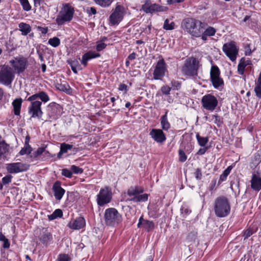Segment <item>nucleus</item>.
I'll return each instance as SVG.
<instances>
[{
  "mask_svg": "<svg viewBox=\"0 0 261 261\" xmlns=\"http://www.w3.org/2000/svg\"><path fill=\"white\" fill-rule=\"evenodd\" d=\"M206 25V23L190 17L185 18L181 23L182 30L193 38H200Z\"/></svg>",
  "mask_w": 261,
  "mask_h": 261,
  "instance_id": "1",
  "label": "nucleus"
},
{
  "mask_svg": "<svg viewBox=\"0 0 261 261\" xmlns=\"http://www.w3.org/2000/svg\"><path fill=\"white\" fill-rule=\"evenodd\" d=\"M213 206L215 214L218 217H225L230 214V202L227 198L224 196L217 197L214 202Z\"/></svg>",
  "mask_w": 261,
  "mask_h": 261,
  "instance_id": "2",
  "label": "nucleus"
},
{
  "mask_svg": "<svg viewBox=\"0 0 261 261\" xmlns=\"http://www.w3.org/2000/svg\"><path fill=\"white\" fill-rule=\"evenodd\" d=\"M74 8L69 4H63L62 8L56 19L58 25H62L66 22H70L74 14Z\"/></svg>",
  "mask_w": 261,
  "mask_h": 261,
  "instance_id": "3",
  "label": "nucleus"
},
{
  "mask_svg": "<svg viewBox=\"0 0 261 261\" xmlns=\"http://www.w3.org/2000/svg\"><path fill=\"white\" fill-rule=\"evenodd\" d=\"M105 224L112 227L117 226L122 221V215L115 208L111 207L105 211Z\"/></svg>",
  "mask_w": 261,
  "mask_h": 261,
  "instance_id": "4",
  "label": "nucleus"
},
{
  "mask_svg": "<svg viewBox=\"0 0 261 261\" xmlns=\"http://www.w3.org/2000/svg\"><path fill=\"white\" fill-rule=\"evenodd\" d=\"M199 62L196 58H189L185 61L182 67V72L184 74L192 77H195L197 75V70Z\"/></svg>",
  "mask_w": 261,
  "mask_h": 261,
  "instance_id": "5",
  "label": "nucleus"
},
{
  "mask_svg": "<svg viewBox=\"0 0 261 261\" xmlns=\"http://www.w3.org/2000/svg\"><path fill=\"white\" fill-rule=\"evenodd\" d=\"M112 199V189L108 186L101 188L99 193L96 195V202L97 205L100 206H103L110 203Z\"/></svg>",
  "mask_w": 261,
  "mask_h": 261,
  "instance_id": "6",
  "label": "nucleus"
},
{
  "mask_svg": "<svg viewBox=\"0 0 261 261\" xmlns=\"http://www.w3.org/2000/svg\"><path fill=\"white\" fill-rule=\"evenodd\" d=\"M125 14L123 6L117 4L109 17L110 22L112 25L118 24L123 19Z\"/></svg>",
  "mask_w": 261,
  "mask_h": 261,
  "instance_id": "7",
  "label": "nucleus"
},
{
  "mask_svg": "<svg viewBox=\"0 0 261 261\" xmlns=\"http://www.w3.org/2000/svg\"><path fill=\"white\" fill-rule=\"evenodd\" d=\"M202 107L208 111H213L218 105L217 98L212 94H207L201 98Z\"/></svg>",
  "mask_w": 261,
  "mask_h": 261,
  "instance_id": "8",
  "label": "nucleus"
},
{
  "mask_svg": "<svg viewBox=\"0 0 261 261\" xmlns=\"http://www.w3.org/2000/svg\"><path fill=\"white\" fill-rule=\"evenodd\" d=\"M167 71V66L164 59L161 58L156 63L153 72V79L162 80Z\"/></svg>",
  "mask_w": 261,
  "mask_h": 261,
  "instance_id": "9",
  "label": "nucleus"
},
{
  "mask_svg": "<svg viewBox=\"0 0 261 261\" xmlns=\"http://www.w3.org/2000/svg\"><path fill=\"white\" fill-rule=\"evenodd\" d=\"M222 50L231 61H234L236 60L239 48L234 41L225 43L223 45Z\"/></svg>",
  "mask_w": 261,
  "mask_h": 261,
  "instance_id": "10",
  "label": "nucleus"
},
{
  "mask_svg": "<svg viewBox=\"0 0 261 261\" xmlns=\"http://www.w3.org/2000/svg\"><path fill=\"white\" fill-rule=\"evenodd\" d=\"M14 78L12 69L8 65L3 66L0 70V81L4 84H10Z\"/></svg>",
  "mask_w": 261,
  "mask_h": 261,
  "instance_id": "11",
  "label": "nucleus"
},
{
  "mask_svg": "<svg viewBox=\"0 0 261 261\" xmlns=\"http://www.w3.org/2000/svg\"><path fill=\"white\" fill-rule=\"evenodd\" d=\"M210 79L213 86L218 88L223 85V80L220 77V71L218 67L213 65L210 70Z\"/></svg>",
  "mask_w": 261,
  "mask_h": 261,
  "instance_id": "12",
  "label": "nucleus"
},
{
  "mask_svg": "<svg viewBox=\"0 0 261 261\" xmlns=\"http://www.w3.org/2000/svg\"><path fill=\"white\" fill-rule=\"evenodd\" d=\"M142 10L146 13L152 14L155 12H164L167 10L166 7L160 6L157 4H151L150 0H146L142 5Z\"/></svg>",
  "mask_w": 261,
  "mask_h": 261,
  "instance_id": "13",
  "label": "nucleus"
},
{
  "mask_svg": "<svg viewBox=\"0 0 261 261\" xmlns=\"http://www.w3.org/2000/svg\"><path fill=\"white\" fill-rule=\"evenodd\" d=\"M31 104L28 108V113L31 118H41L43 114L41 110L42 102L38 100L30 101Z\"/></svg>",
  "mask_w": 261,
  "mask_h": 261,
  "instance_id": "14",
  "label": "nucleus"
},
{
  "mask_svg": "<svg viewBox=\"0 0 261 261\" xmlns=\"http://www.w3.org/2000/svg\"><path fill=\"white\" fill-rule=\"evenodd\" d=\"M10 63L17 73H20L26 69L27 61L24 58L17 57L11 60Z\"/></svg>",
  "mask_w": 261,
  "mask_h": 261,
  "instance_id": "15",
  "label": "nucleus"
},
{
  "mask_svg": "<svg viewBox=\"0 0 261 261\" xmlns=\"http://www.w3.org/2000/svg\"><path fill=\"white\" fill-rule=\"evenodd\" d=\"M6 169L9 173H17L26 171L28 167L24 164L17 162L7 164Z\"/></svg>",
  "mask_w": 261,
  "mask_h": 261,
  "instance_id": "16",
  "label": "nucleus"
},
{
  "mask_svg": "<svg viewBox=\"0 0 261 261\" xmlns=\"http://www.w3.org/2000/svg\"><path fill=\"white\" fill-rule=\"evenodd\" d=\"M149 135L157 143H163L166 140L165 134L161 129H152L149 133Z\"/></svg>",
  "mask_w": 261,
  "mask_h": 261,
  "instance_id": "17",
  "label": "nucleus"
},
{
  "mask_svg": "<svg viewBox=\"0 0 261 261\" xmlns=\"http://www.w3.org/2000/svg\"><path fill=\"white\" fill-rule=\"evenodd\" d=\"M52 190L56 199L58 200H60L65 193V190L61 187V182L59 181H56L54 184Z\"/></svg>",
  "mask_w": 261,
  "mask_h": 261,
  "instance_id": "18",
  "label": "nucleus"
},
{
  "mask_svg": "<svg viewBox=\"0 0 261 261\" xmlns=\"http://www.w3.org/2000/svg\"><path fill=\"white\" fill-rule=\"evenodd\" d=\"M86 225L85 220L83 217H80L75 219L71 220L68 223V226L72 229H80Z\"/></svg>",
  "mask_w": 261,
  "mask_h": 261,
  "instance_id": "19",
  "label": "nucleus"
},
{
  "mask_svg": "<svg viewBox=\"0 0 261 261\" xmlns=\"http://www.w3.org/2000/svg\"><path fill=\"white\" fill-rule=\"evenodd\" d=\"M100 56V55L99 53L93 51H89L82 56L81 60V64L85 67L87 66L89 61L99 57Z\"/></svg>",
  "mask_w": 261,
  "mask_h": 261,
  "instance_id": "20",
  "label": "nucleus"
},
{
  "mask_svg": "<svg viewBox=\"0 0 261 261\" xmlns=\"http://www.w3.org/2000/svg\"><path fill=\"white\" fill-rule=\"evenodd\" d=\"M251 188L254 191H259L261 189V176L257 173L252 175L250 180Z\"/></svg>",
  "mask_w": 261,
  "mask_h": 261,
  "instance_id": "21",
  "label": "nucleus"
},
{
  "mask_svg": "<svg viewBox=\"0 0 261 261\" xmlns=\"http://www.w3.org/2000/svg\"><path fill=\"white\" fill-rule=\"evenodd\" d=\"M37 98L40 99L41 100V102L44 103H46L50 100L49 96L44 91H40L30 96L27 100L28 101H34L36 100Z\"/></svg>",
  "mask_w": 261,
  "mask_h": 261,
  "instance_id": "22",
  "label": "nucleus"
},
{
  "mask_svg": "<svg viewBox=\"0 0 261 261\" xmlns=\"http://www.w3.org/2000/svg\"><path fill=\"white\" fill-rule=\"evenodd\" d=\"M216 33V29L207 24L206 27H205V29L202 30V36L200 38L202 40L205 41L207 40L208 37L214 36Z\"/></svg>",
  "mask_w": 261,
  "mask_h": 261,
  "instance_id": "23",
  "label": "nucleus"
},
{
  "mask_svg": "<svg viewBox=\"0 0 261 261\" xmlns=\"http://www.w3.org/2000/svg\"><path fill=\"white\" fill-rule=\"evenodd\" d=\"M251 64L252 62L250 60H246L244 58H241L238 66V73L241 75H243L246 67Z\"/></svg>",
  "mask_w": 261,
  "mask_h": 261,
  "instance_id": "24",
  "label": "nucleus"
},
{
  "mask_svg": "<svg viewBox=\"0 0 261 261\" xmlns=\"http://www.w3.org/2000/svg\"><path fill=\"white\" fill-rule=\"evenodd\" d=\"M9 145L5 142H0V160H8Z\"/></svg>",
  "mask_w": 261,
  "mask_h": 261,
  "instance_id": "25",
  "label": "nucleus"
},
{
  "mask_svg": "<svg viewBox=\"0 0 261 261\" xmlns=\"http://www.w3.org/2000/svg\"><path fill=\"white\" fill-rule=\"evenodd\" d=\"M22 102V99L21 98H16L12 102L14 113L16 116L20 115Z\"/></svg>",
  "mask_w": 261,
  "mask_h": 261,
  "instance_id": "26",
  "label": "nucleus"
},
{
  "mask_svg": "<svg viewBox=\"0 0 261 261\" xmlns=\"http://www.w3.org/2000/svg\"><path fill=\"white\" fill-rule=\"evenodd\" d=\"M73 147V145L69 144H66L65 143H63L61 144L60 145V150L59 153L57 154V158L58 159H60L62 157V155L66 152L69 150H71Z\"/></svg>",
  "mask_w": 261,
  "mask_h": 261,
  "instance_id": "27",
  "label": "nucleus"
},
{
  "mask_svg": "<svg viewBox=\"0 0 261 261\" xmlns=\"http://www.w3.org/2000/svg\"><path fill=\"white\" fill-rule=\"evenodd\" d=\"M18 27L19 30L21 32V35L23 36L27 35L32 30L30 25L24 22H20Z\"/></svg>",
  "mask_w": 261,
  "mask_h": 261,
  "instance_id": "28",
  "label": "nucleus"
},
{
  "mask_svg": "<svg viewBox=\"0 0 261 261\" xmlns=\"http://www.w3.org/2000/svg\"><path fill=\"white\" fill-rule=\"evenodd\" d=\"M68 63L70 66L72 71L75 74L77 73L78 70H81L82 69L79 61L76 59L74 60H68Z\"/></svg>",
  "mask_w": 261,
  "mask_h": 261,
  "instance_id": "29",
  "label": "nucleus"
},
{
  "mask_svg": "<svg viewBox=\"0 0 261 261\" xmlns=\"http://www.w3.org/2000/svg\"><path fill=\"white\" fill-rule=\"evenodd\" d=\"M52 240V235L49 232H44L40 237V241L44 245H47Z\"/></svg>",
  "mask_w": 261,
  "mask_h": 261,
  "instance_id": "30",
  "label": "nucleus"
},
{
  "mask_svg": "<svg viewBox=\"0 0 261 261\" xmlns=\"http://www.w3.org/2000/svg\"><path fill=\"white\" fill-rule=\"evenodd\" d=\"M144 191V189L140 187H131L127 191V195L128 196H135L138 195L140 193H143Z\"/></svg>",
  "mask_w": 261,
  "mask_h": 261,
  "instance_id": "31",
  "label": "nucleus"
},
{
  "mask_svg": "<svg viewBox=\"0 0 261 261\" xmlns=\"http://www.w3.org/2000/svg\"><path fill=\"white\" fill-rule=\"evenodd\" d=\"M261 162V155L259 153H255L251 160L250 166L251 168H256Z\"/></svg>",
  "mask_w": 261,
  "mask_h": 261,
  "instance_id": "32",
  "label": "nucleus"
},
{
  "mask_svg": "<svg viewBox=\"0 0 261 261\" xmlns=\"http://www.w3.org/2000/svg\"><path fill=\"white\" fill-rule=\"evenodd\" d=\"M161 124L162 128L165 130H167L170 127V124L168 121L167 112L161 118Z\"/></svg>",
  "mask_w": 261,
  "mask_h": 261,
  "instance_id": "33",
  "label": "nucleus"
},
{
  "mask_svg": "<svg viewBox=\"0 0 261 261\" xmlns=\"http://www.w3.org/2000/svg\"><path fill=\"white\" fill-rule=\"evenodd\" d=\"M196 138L198 144L201 147H204L208 142V137H201L199 133L196 134Z\"/></svg>",
  "mask_w": 261,
  "mask_h": 261,
  "instance_id": "34",
  "label": "nucleus"
},
{
  "mask_svg": "<svg viewBox=\"0 0 261 261\" xmlns=\"http://www.w3.org/2000/svg\"><path fill=\"white\" fill-rule=\"evenodd\" d=\"M148 195L147 194H143L142 195H138L134 196L130 200L134 202H145L148 200Z\"/></svg>",
  "mask_w": 261,
  "mask_h": 261,
  "instance_id": "35",
  "label": "nucleus"
},
{
  "mask_svg": "<svg viewBox=\"0 0 261 261\" xmlns=\"http://www.w3.org/2000/svg\"><path fill=\"white\" fill-rule=\"evenodd\" d=\"M63 216L62 211L60 209L56 210L53 214L48 215V219L50 220H53L57 218H61Z\"/></svg>",
  "mask_w": 261,
  "mask_h": 261,
  "instance_id": "36",
  "label": "nucleus"
},
{
  "mask_svg": "<svg viewBox=\"0 0 261 261\" xmlns=\"http://www.w3.org/2000/svg\"><path fill=\"white\" fill-rule=\"evenodd\" d=\"M94 2L101 7L106 8L110 6L114 0H93Z\"/></svg>",
  "mask_w": 261,
  "mask_h": 261,
  "instance_id": "37",
  "label": "nucleus"
},
{
  "mask_svg": "<svg viewBox=\"0 0 261 261\" xmlns=\"http://www.w3.org/2000/svg\"><path fill=\"white\" fill-rule=\"evenodd\" d=\"M163 28L166 30H172L175 28V23L166 19L164 21Z\"/></svg>",
  "mask_w": 261,
  "mask_h": 261,
  "instance_id": "38",
  "label": "nucleus"
},
{
  "mask_svg": "<svg viewBox=\"0 0 261 261\" xmlns=\"http://www.w3.org/2000/svg\"><path fill=\"white\" fill-rule=\"evenodd\" d=\"M48 43L54 47H57L61 43L60 39L57 37H54L53 38H50L48 41Z\"/></svg>",
  "mask_w": 261,
  "mask_h": 261,
  "instance_id": "39",
  "label": "nucleus"
},
{
  "mask_svg": "<svg viewBox=\"0 0 261 261\" xmlns=\"http://www.w3.org/2000/svg\"><path fill=\"white\" fill-rule=\"evenodd\" d=\"M232 169V167L231 166H228L223 172V173L220 175L219 181H224L226 180L227 176L229 174L231 170Z\"/></svg>",
  "mask_w": 261,
  "mask_h": 261,
  "instance_id": "40",
  "label": "nucleus"
},
{
  "mask_svg": "<svg viewBox=\"0 0 261 261\" xmlns=\"http://www.w3.org/2000/svg\"><path fill=\"white\" fill-rule=\"evenodd\" d=\"M143 227L148 232L154 228V223L151 221L145 220L143 224Z\"/></svg>",
  "mask_w": 261,
  "mask_h": 261,
  "instance_id": "41",
  "label": "nucleus"
},
{
  "mask_svg": "<svg viewBox=\"0 0 261 261\" xmlns=\"http://www.w3.org/2000/svg\"><path fill=\"white\" fill-rule=\"evenodd\" d=\"M32 151V148L31 147L30 145H25L24 147L22 148V149L19 151V154L21 155L24 154H29L31 153Z\"/></svg>",
  "mask_w": 261,
  "mask_h": 261,
  "instance_id": "42",
  "label": "nucleus"
},
{
  "mask_svg": "<svg viewBox=\"0 0 261 261\" xmlns=\"http://www.w3.org/2000/svg\"><path fill=\"white\" fill-rule=\"evenodd\" d=\"M197 233L196 231H192L190 232L186 238L187 241L189 243L194 242L197 238Z\"/></svg>",
  "mask_w": 261,
  "mask_h": 261,
  "instance_id": "43",
  "label": "nucleus"
},
{
  "mask_svg": "<svg viewBox=\"0 0 261 261\" xmlns=\"http://www.w3.org/2000/svg\"><path fill=\"white\" fill-rule=\"evenodd\" d=\"M214 122L218 127L221 126L223 124V119L217 114H215L212 116Z\"/></svg>",
  "mask_w": 261,
  "mask_h": 261,
  "instance_id": "44",
  "label": "nucleus"
},
{
  "mask_svg": "<svg viewBox=\"0 0 261 261\" xmlns=\"http://www.w3.org/2000/svg\"><path fill=\"white\" fill-rule=\"evenodd\" d=\"M19 1L24 11H29L31 9V6L30 5L28 0H19Z\"/></svg>",
  "mask_w": 261,
  "mask_h": 261,
  "instance_id": "45",
  "label": "nucleus"
},
{
  "mask_svg": "<svg viewBox=\"0 0 261 261\" xmlns=\"http://www.w3.org/2000/svg\"><path fill=\"white\" fill-rule=\"evenodd\" d=\"M70 169L72 171V174H81L84 172L83 169L75 165H71L70 167Z\"/></svg>",
  "mask_w": 261,
  "mask_h": 261,
  "instance_id": "46",
  "label": "nucleus"
},
{
  "mask_svg": "<svg viewBox=\"0 0 261 261\" xmlns=\"http://www.w3.org/2000/svg\"><path fill=\"white\" fill-rule=\"evenodd\" d=\"M45 149L44 147L38 148L37 150L33 153V156L34 158H38L39 156L42 155Z\"/></svg>",
  "mask_w": 261,
  "mask_h": 261,
  "instance_id": "47",
  "label": "nucleus"
},
{
  "mask_svg": "<svg viewBox=\"0 0 261 261\" xmlns=\"http://www.w3.org/2000/svg\"><path fill=\"white\" fill-rule=\"evenodd\" d=\"M61 174L67 178H71L72 176V171L67 168H64L62 170Z\"/></svg>",
  "mask_w": 261,
  "mask_h": 261,
  "instance_id": "48",
  "label": "nucleus"
},
{
  "mask_svg": "<svg viewBox=\"0 0 261 261\" xmlns=\"http://www.w3.org/2000/svg\"><path fill=\"white\" fill-rule=\"evenodd\" d=\"M255 232V230H254L252 228L249 227L244 232V239H247L250 236H251L253 233Z\"/></svg>",
  "mask_w": 261,
  "mask_h": 261,
  "instance_id": "49",
  "label": "nucleus"
},
{
  "mask_svg": "<svg viewBox=\"0 0 261 261\" xmlns=\"http://www.w3.org/2000/svg\"><path fill=\"white\" fill-rule=\"evenodd\" d=\"M178 154L179 162L183 163L187 160V156L186 155L185 152L182 149H179L178 150Z\"/></svg>",
  "mask_w": 261,
  "mask_h": 261,
  "instance_id": "50",
  "label": "nucleus"
},
{
  "mask_svg": "<svg viewBox=\"0 0 261 261\" xmlns=\"http://www.w3.org/2000/svg\"><path fill=\"white\" fill-rule=\"evenodd\" d=\"M42 156L41 157V160L42 161H45L47 159H49L51 158L54 157L55 156V154L51 155L49 151L46 150L45 149L44 153H43Z\"/></svg>",
  "mask_w": 261,
  "mask_h": 261,
  "instance_id": "51",
  "label": "nucleus"
},
{
  "mask_svg": "<svg viewBox=\"0 0 261 261\" xmlns=\"http://www.w3.org/2000/svg\"><path fill=\"white\" fill-rule=\"evenodd\" d=\"M12 176L11 175H7L4 176L2 180L3 185H7L11 182Z\"/></svg>",
  "mask_w": 261,
  "mask_h": 261,
  "instance_id": "52",
  "label": "nucleus"
},
{
  "mask_svg": "<svg viewBox=\"0 0 261 261\" xmlns=\"http://www.w3.org/2000/svg\"><path fill=\"white\" fill-rule=\"evenodd\" d=\"M107 46V44L102 42L101 41H99L97 42V45L96 46V49L98 51H100L102 49H105Z\"/></svg>",
  "mask_w": 261,
  "mask_h": 261,
  "instance_id": "53",
  "label": "nucleus"
},
{
  "mask_svg": "<svg viewBox=\"0 0 261 261\" xmlns=\"http://www.w3.org/2000/svg\"><path fill=\"white\" fill-rule=\"evenodd\" d=\"M194 174L196 179L200 180L202 179V174L201 169H196Z\"/></svg>",
  "mask_w": 261,
  "mask_h": 261,
  "instance_id": "54",
  "label": "nucleus"
},
{
  "mask_svg": "<svg viewBox=\"0 0 261 261\" xmlns=\"http://www.w3.org/2000/svg\"><path fill=\"white\" fill-rule=\"evenodd\" d=\"M161 90L163 94L165 95H168L170 94L171 88L168 86H164L162 87Z\"/></svg>",
  "mask_w": 261,
  "mask_h": 261,
  "instance_id": "55",
  "label": "nucleus"
},
{
  "mask_svg": "<svg viewBox=\"0 0 261 261\" xmlns=\"http://www.w3.org/2000/svg\"><path fill=\"white\" fill-rule=\"evenodd\" d=\"M256 96L259 98H261V86L256 85L254 88Z\"/></svg>",
  "mask_w": 261,
  "mask_h": 261,
  "instance_id": "56",
  "label": "nucleus"
},
{
  "mask_svg": "<svg viewBox=\"0 0 261 261\" xmlns=\"http://www.w3.org/2000/svg\"><path fill=\"white\" fill-rule=\"evenodd\" d=\"M58 261H69V257L67 254H60L58 258Z\"/></svg>",
  "mask_w": 261,
  "mask_h": 261,
  "instance_id": "57",
  "label": "nucleus"
},
{
  "mask_svg": "<svg viewBox=\"0 0 261 261\" xmlns=\"http://www.w3.org/2000/svg\"><path fill=\"white\" fill-rule=\"evenodd\" d=\"M118 90L124 91V93H126L128 91L127 86L124 84H120L119 86Z\"/></svg>",
  "mask_w": 261,
  "mask_h": 261,
  "instance_id": "58",
  "label": "nucleus"
},
{
  "mask_svg": "<svg viewBox=\"0 0 261 261\" xmlns=\"http://www.w3.org/2000/svg\"><path fill=\"white\" fill-rule=\"evenodd\" d=\"M2 242H3V247L4 248L8 249L10 247V243L8 240V239L6 238L4 240V241H2Z\"/></svg>",
  "mask_w": 261,
  "mask_h": 261,
  "instance_id": "59",
  "label": "nucleus"
},
{
  "mask_svg": "<svg viewBox=\"0 0 261 261\" xmlns=\"http://www.w3.org/2000/svg\"><path fill=\"white\" fill-rule=\"evenodd\" d=\"M87 12L89 15H94L96 13V10L94 7L88 8Z\"/></svg>",
  "mask_w": 261,
  "mask_h": 261,
  "instance_id": "60",
  "label": "nucleus"
},
{
  "mask_svg": "<svg viewBox=\"0 0 261 261\" xmlns=\"http://www.w3.org/2000/svg\"><path fill=\"white\" fill-rule=\"evenodd\" d=\"M171 85L173 88H176V89H178L180 87V84L179 82L175 80L171 81Z\"/></svg>",
  "mask_w": 261,
  "mask_h": 261,
  "instance_id": "61",
  "label": "nucleus"
},
{
  "mask_svg": "<svg viewBox=\"0 0 261 261\" xmlns=\"http://www.w3.org/2000/svg\"><path fill=\"white\" fill-rule=\"evenodd\" d=\"M57 110H58V109L56 106H55L51 108L52 112L51 113V115L53 117L55 118L57 116V115L56 114V113L57 111Z\"/></svg>",
  "mask_w": 261,
  "mask_h": 261,
  "instance_id": "62",
  "label": "nucleus"
},
{
  "mask_svg": "<svg viewBox=\"0 0 261 261\" xmlns=\"http://www.w3.org/2000/svg\"><path fill=\"white\" fill-rule=\"evenodd\" d=\"M207 149V147H205V148H200L198 152H197V154H199V155H203L204 154L205 152L206 151Z\"/></svg>",
  "mask_w": 261,
  "mask_h": 261,
  "instance_id": "63",
  "label": "nucleus"
},
{
  "mask_svg": "<svg viewBox=\"0 0 261 261\" xmlns=\"http://www.w3.org/2000/svg\"><path fill=\"white\" fill-rule=\"evenodd\" d=\"M38 29L40 31H41L42 34H46L47 33V32H48V29L46 27L43 28V27H38Z\"/></svg>",
  "mask_w": 261,
  "mask_h": 261,
  "instance_id": "64",
  "label": "nucleus"
}]
</instances>
